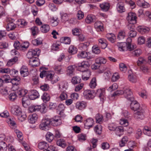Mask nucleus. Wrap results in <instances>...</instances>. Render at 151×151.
<instances>
[{"instance_id": "nucleus-1", "label": "nucleus", "mask_w": 151, "mask_h": 151, "mask_svg": "<svg viewBox=\"0 0 151 151\" xmlns=\"http://www.w3.org/2000/svg\"><path fill=\"white\" fill-rule=\"evenodd\" d=\"M122 94H124V97L129 100L132 101L134 100L131 90L127 87L124 88L123 90L116 91L114 93L112 96L115 97Z\"/></svg>"}, {"instance_id": "nucleus-2", "label": "nucleus", "mask_w": 151, "mask_h": 151, "mask_svg": "<svg viewBox=\"0 0 151 151\" xmlns=\"http://www.w3.org/2000/svg\"><path fill=\"white\" fill-rule=\"evenodd\" d=\"M41 71L40 76V77L42 78L44 77H45V80L46 81L48 80L50 81L51 83H54L57 82L58 80L55 78L54 75L51 73L50 71H47L45 70H42Z\"/></svg>"}, {"instance_id": "nucleus-3", "label": "nucleus", "mask_w": 151, "mask_h": 151, "mask_svg": "<svg viewBox=\"0 0 151 151\" xmlns=\"http://www.w3.org/2000/svg\"><path fill=\"white\" fill-rule=\"evenodd\" d=\"M38 147L40 150H44L43 151H56L55 147L53 145L49 146L47 143L45 141L39 142Z\"/></svg>"}, {"instance_id": "nucleus-4", "label": "nucleus", "mask_w": 151, "mask_h": 151, "mask_svg": "<svg viewBox=\"0 0 151 151\" xmlns=\"http://www.w3.org/2000/svg\"><path fill=\"white\" fill-rule=\"evenodd\" d=\"M50 124L49 118H47L43 119L39 125V128L42 130L47 131L50 128Z\"/></svg>"}, {"instance_id": "nucleus-5", "label": "nucleus", "mask_w": 151, "mask_h": 151, "mask_svg": "<svg viewBox=\"0 0 151 151\" xmlns=\"http://www.w3.org/2000/svg\"><path fill=\"white\" fill-rule=\"evenodd\" d=\"M40 50L39 48H36L34 49H30L28 52L27 54V57L28 58L32 59L35 56H38L40 52Z\"/></svg>"}, {"instance_id": "nucleus-6", "label": "nucleus", "mask_w": 151, "mask_h": 151, "mask_svg": "<svg viewBox=\"0 0 151 151\" xmlns=\"http://www.w3.org/2000/svg\"><path fill=\"white\" fill-rule=\"evenodd\" d=\"M137 17L135 13L130 12L128 14L126 19L129 24H134L137 22Z\"/></svg>"}, {"instance_id": "nucleus-7", "label": "nucleus", "mask_w": 151, "mask_h": 151, "mask_svg": "<svg viewBox=\"0 0 151 151\" xmlns=\"http://www.w3.org/2000/svg\"><path fill=\"white\" fill-rule=\"evenodd\" d=\"M83 94L84 97L87 99H93L95 96L96 94L93 90H86L84 91Z\"/></svg>"}, {"instance_id": "nucleus-8", "label": "nucleus", "mask_w": 151, "mask_h": 151, "mask_svg": "<svg viewBox=\"0 0 151 151\" xmlns=\"http://www.w3.org/2000/svg\"><path fill=\"white\" fill-rule=\"evenodd\" d=\"M96 94L100 98L101 103H103L106 99L105 89L100 88L97 90Z\"/></svg>"}, {"instance_id": "nucleus-9", "label": "nucleus", "mask_w": 151, "mask_h": 151, "mask_svg": "<svg viewBox=\"0 0 151 151\" xmlns=\"http://www.w3.org/2000/svg\"><path fill=\"white\" fill-rule=\"evenodd\" d=\"M50 124L54 126H57L62 124L61 120L58 116H55L52 118L50 119Z\"/></svg>"}, {"instance_id": "nucleus-10", "label": "nucleus", "mask_w": 151, "mask_h": 151, "mask_svg": "<svg viewBox=\"0 0 151 151\" xmlns=\"http://www.w3.org/2000/svg\"><path fill=\"white\" fill-rule=\"evenodd\" d=\"M89 66L90 64L88 61H83L79 64L78 68L80 71L84 72L88 69Z\"/></svg>"}, {"instance_id": "nucleus-11", "label": "nucleus", "mask_w": 151, "mask_h": 151, "mask_svg": "<svg viewBox=\"0 0 151 151\" xmlns=\"http://www.w3.org/2000/svg\"><path fill=\"white\" fill-rule=\"evenodd\" d=\"M144 111L142 109L134 111V117L135 119H142L144 118Z\"/></svg>"}, {"instance_id": "nucleus-12", "label": "nucleus", "mask_w": 151, "mask_h": 151, "mask_svg": "<svg viewBox=\"0 0 151 151\" xmlns=\"http://www.w3.org/2000/svg\"><path fill=\"white\" fill-rule=\"evenodd\" d=\"M94 122L93 119L91 118H89L86 119L84 122L85 128L87 129H89L93 127Z\"/></svg>"}, {"instance_id": "nucleus-13", "label": "nucleus", "mask_w": 151, "mask_h": 151, "mask_svg": "<svg viewBox=\"0 0 151 151\" xmlns=\"http://www.w3.org/2000/svg\"><path fill=\"white\" fill-rule=\"evenodd\" d=\"M11 111L13 114L17 116L20 115L22 113L20 108L16 105L12 106Z\"/></svg>"}, {"instance_id": "nucleus-14", "label": "nucleus", "mask_w": 151, "mask_h": 151, "mask_svg": "<svg viewBox=\"0 0 151 151\" xmlns=\"http://www.w3.org/2000/svg\"><path fill=\"white\" fill-rule=\"evenodd\" d=\"M89 53L88 52L82 51L78 53L77 55V57L79 59L86 58L89 59L92 58L91 56H89Z\"/></svg>"}, {"instance_id": "nucleus-15", "label": "nucleus", "mask_w": 151, "mask_h": 151, "mask_svg": "<svg viewBox=\"0 0 151 151\" xmlns=\"http://www.w3.org/2000/svg\"><path fill=\"white\" fill-rule=\"evenodd\" d=\"M40 95L36 90H31L29 93V97L31 100H35L39 98Z\"/></svg>"}, {"instance_id": "nucleus-16", "label": "nucleus", "mask_w": 151, "mask_h": 151, "mask_svg": "<svg viewBox=\"0 0 151 151\" xmlns=\"http://www.w3.org/2000/svg\"><path fill=\"white\" fill-rule=\"evenodd\" d=\"M86 106V103L83 101H78L76 105V109L80 110H82L85 109Z\"/></svg>"}, {"instance_id": "nucleus-17", "label": "nucleus", "mask_w": 151, "mask_h": 151, "mask_svg": "<svg viewBox=\"0 0 151 151\" xmlns=\"http://www.w3.org/2000/svg\"><path fill=\"white\" fill-rule=\"evenodd\" d=\"M132 101L130 105L131 109L134 111L140 109L139 104L136 101H133V100Z\"/></svg>"}, {"instance_id": "nucleus-18", "label": "nucleus", "mask_w": 151, "mask_h": 151, "mask_svg": "<svg viewBox=\"0 0 151 151\" xmlns=\"http://www.w3.org/2000/svg\"><path fill=\"white\" fill-rule=\"evenodd\" d=\"M38 117V115L35 113L30 115L28 117V121L31 124H34L37 121Z\"/></svg>"}, {"instance_id": "nucleus-19", "label": "nucleus", "mask_w": 151, "mask_h": 151, "mask_svg": "<svg viewBox=\"0 0 151 151\" xmlns=\"http://www.w3.org/2000/svg\"><path fill=\"white\" fill-rule=\"evenodd\" d=\"M20 73L22 76L25 77L27 76L29 73L27 66L23 65L20 69Z\"/></svg>"}, {"instance_id": "nucleus-20", "label": "nucleus", "mask_w": 151, "mask_h": 151, "mask_svg": "<svg viewBox=\"0 0 151 151\" xmlns=\"http://www.w3.org/2000/svg\"><path fill=\"white\" fill-rule=\"evenodd\" d=\"M96 19L95 16L92 14L87 15L85 19V22L88 24H90L93 22Z\"/></svg>"}, {"instance_id": "nucleus-21", "label": "nucleus", "mask_w": 151, "mask_h": 151, "mask_svg": "<svg viewBox=\"0 0 151 151\" xmlns=\"http://www.w3.org/2000/svg\"><path fill=\"white\" fill-rule=\"evenodd\" d=\"M94 26L97 31H102L103 30V24L101 22L97 21L94 23Z\"/></svg>"}, {"instance_id": "nucleus-22", "label": "nucleus", "mask_w": 151, "mask_h": 151, "mask_svg": "<svg viewBox=\"0 0 151 151\" xmlns=\"http://www.w3.org/2000/svg\"><path fill=\"white\" fill-rule=\"evenodd\" d=\"M117 45L118 47L119 50L120 51H123L127 50V45L126 43L118 42L117 43Z\"/></svg>"}, {"instance_id": "nucleus-23", "label": "nucleus", "mask_w": 151, "mask_h": 151, "mask_svg": "<svg viewBox=\"0 0 151 151\" xmlns=\"http://www.w3.org/2000/svg\"><path fill=\"white\" fill-rule=\"evenodd\" d=\"M75 66L74 65H70L68 67L66 70V74L68 76H71L73 75L75 71Z\"/></svg>"}, {"instance_id": "nucleus-24", "label": "nucleus", "mask_w": 151, "mask_h": 151, "mask_svg": "<svg viewBox=\"0 0 151 151\" xmlns=\"http://www.w3.org/2000/svg\"><path fill=\"white\" fill-rule=\"evenodd\" d=\"M110 5L108 2H104L100 4V6L101 9L105 12H107L110 8Z\"/></svg>"}, {"instance_id": "nucleus-25", "label": "nucleus", "mask_w": 151, "mask_h": 151, "mask_svg": "<svg viewBox=\"0 0 151 151\" xmlns=\"http://www.w3.org/2000/svg\"><path fill=\"white\" fill-rule=\"evenodd\" d=\"M89 45V43L88 42L81 43L79 45V48L82 51H87L88 50V47Z\"/></svg>"}, {"instance_id": "nucleus-26", "label": "nucleus", "mask_w": 151, "mask_h": 151, "mask_svg": "<svg viewBox=\"0 0 151 151\" xmlns=\"http://www.w3.org/2000/svg\"><path fill=\"white\" fill-rule=\"evenodd\" d=\"M106 37L108 40L111 43H114L116 41V37L113 33H108L106 35Z\"/></svg>"}, {"instance_id": "nucleus-27", "label": "nucleus", "mask_w": 151, "mask_h": 151, "mask_svg": "<svg viewBox=\"0 0 151 151\" xmlns=\"http://www.w3.org/2000/svg\"><path fill=\"white\" fill-rule=\"evenodd\" d=\"M29 63L33 67H36L39 65V60L38 58L35 57L29 60Z\"/></svg>"}, {"instance_id": "nucleus-28", "label": "nucleus", "mask_w": 151, "mask_h": 151, "mask_svg": "<svg viewBox=\"0 0 151 151\" xmlns=\"http://www.w3.org/2000/svg\"><path fill=\"white\" fill-rule=\"evenodd\" d=\"M128 79L131 83H135L137 81L136 76L133 74H129L128 75Z\"/></svg>"}, {"instance_id": "nucleus-29", "label": "nucleus", "mask_w": 151, "mask_h": 151, "mask_svg": "<svg viewBox=\"0 0 151 151\" xmlns=\"http://www.w3.org/2000/svg\"><path fill=\"white\" fill-rule=\"evenodd\" d=\"M129 141V138L127 136H125L121 139L119 143L120 147H123Z\"/></svg>"}, {"instance_id": "nucleus-30", "label": "nucleus", "mask_w": 151, "mask_h": 151, "mask_svg": "<svg viewBox=\"0 0 151 151\" xmlns=\"http://www.w3.org/2000/svg\"><path fill=\"white\" fill-rule=\"evenodd\" d=\"M117 11L119 13H122L125 11V9L123 3L120 2L117 4Z\"/></svg>"}, {"instance_id": "nucleus-31", "label": "nucleus", "mask_w": 151, "mask_h": 151, "mask_svg": "<svg viewBox=\"0 0 151 151\" xmlns=\"http://www.w3.org/2000/svg\"><path fill=\"white\" fill-rule=\"evenodd\" d=\"M41 31L43 33L47 32L50 30V26L47 24H44L40 27Z\"/></svg>"}, {"instance_id": "nucleus-32", "label": "nucleus", "mask_w": 151, "mask_h": 151, "mask_svg": "<svg viewBox=\"0 0 151 151\" xmlns=\"http://www.w3.org/2000/svg\"><path fill=\"white\" fill-rule=\"evenodd\" d=\"M95 62L100 65L101 64H104L106 62V59L102 57H98L95 60Z\"/></svg>"}, {"instance_id": "nucleus-33", "label": "nucleus", "mask_w": 151, "mask_h": 151, "mask_svg": "<svg viewBox=\"0 0 151 151\" xmlns=\"http://www.w3.org/2000/svg\"><path fill=\"white\" fill-rule=\"evenodd\" d=\"M137 29L140 33L143 34L148 32L149 30V29L147 27H145L142 26H139L138 27Z\"/></svg>"}, {"instance_id": "nucleus-34", "label": "nucleus", "mask_w": 151, "mask_h": 151, "mask_svg": "<svg viewBox=\"0 0 151 151\" xmlns=\"http://www.w3.org/2000/svg\"><path fill=\"white\" fill-rule=\"evenodd\" d=\"M124 130L122 127H116L115 130L116 134L119 137H120L123 134Z\"/></svg>"}, {"instance_id": "nucleus-35", "label": "nucleus", "mask_w": 151, "mask_h": 151, "mask_svg": "<svg viewBox=\"0 0 151 151\" xmlns=\"http://www.w3.org/2000/svg\"><path fill=\"white\" fill-rule=\"evenodd\" d=\"M27 91L25 89H19L17 90V93L19 96V97H22L25 96L27 93Z\"/></svg>"}, {"instance_id": "nucleus-36", "label": "nucleus", "mask_w": 151, "mask_h": 151, "mask_svg": "<svg viewBox=\"0 0 151 151\" xmlns=\"http://www.w3.org/2000/svg\"><path fill=\"white\" fill-rule=\"evenodd\" d=\"M89 85L90 87L92 89H93L96 88L97 86V83L96 79L95 77H93L92 78L90 81Z\"/></svg>"}, {"instance_id": "nucleus-37", "label": "nucleus", "mask_w": 151, "mask_h": 151, "mask_svg": "<svg viewBox=\"0 0 151 151\" xmlns=\"http://www.w3.org/2000/svg\"><path fill=\"white\" fill-rule=\"evenodd\" d=\"M16 27V25L13 22H9L7 24L6 29L8 31L14 30Z\"/></svg>"}, {"instance_id": "nucleus-38", "label": "nucleus", "mask_w": 151, "mask_h": 151, "mask_svg": "<svg viewBox=\"0 0 151 151\" xmlns=\"http://www.w3.org/2000/svg\"><path fill=\"white\" fill-rule=\"evenodd\" d=\"M81 78L77 76L73 77L71 80V82L73 84H76L81 83Z\"/></svg>"}, {"instance_id": "nucleus-39", "label": "nucleus", "mask_w": 151, "mask_h": 151, "mask_svg": "<svg viewBox=\"0 0 151 151\" xmlns=\"http://www.w3.org/2000/svg\"><path fill=\"white\" fill-rule=\"evenodd\" d=\"M41 99L44 102H46L50 100V95L48 93H44L42 96Z\"/></svg>"}, {"instance_id": "nucleus-40", "label": "nucleus", "mask_w": 151, "mask_h": 151, "mask_svg": "<svg viewBox=\"0 0 151 151\" xmlns=\"http://www.w3.org/2000/svg\"><path fill=\"white\" fill-rule=\"evenodd\" d=\"M18 60L17 57L16 56L13 58L10 59L8 62L7 65L9 66H12Z\"/></svg>"}, {"instance_id": "nucleus-41", "label": "nucleus", "mask_w": 151, "mask_h": 151, "mask_svg": "<svg viewBox=\"0 0 151 151\" xmlns=\"http://www.w3.org/2000/svg\"><path fill=\"white\" fill-rule=\"evenodd\" d=\"M57 145L64 148L66 146V143L63 139H60L58 140L56 142Z\"/></svg>"}, {"instance_id": "nucleus-42", "label": "nucleus", "mask_w": 151, "mask_h": 151, "mask_svg": "<svg viewBox=\"0 0 151 151\" xmlns=\"http://www.w3.org/2000/svg\"><path fill=\"white\" fill-rule=\"evenodd\" d=\"M7 149V145L3 141L0 142V150L1 151H6Z\"/></svg>"}, {"instance_id": "nucleus-43", "label": "nucleus", "mask_w": 151, "mask_h": 151, "mask_svg": "<svg viewBox=\"0 0 151 151\" xmlns=\"http://www.w3.org/2000/svg\"><path fill=\"white\" fill-rule=\"evenodd\" d=\"M46 140L49 142H51L54 139L53 134L49 132H47L46 135Z\"/></svg>"}, {"instance_id": "nucleus-44", "label": "nucleus", "mask_w": 151, "mask_h": 151, "mask_svg": "<svg viewBox=\"0 0 151 151\" xmlns=\"http://www.w3.org/2000/svg\"><path fill=\"white\" fill-rule=\"evenodd\" d=\"M95 118L96 123L101 124L103 120V116L102 115L99 114H97L95 116Z\"/></svg>"}, {"instance_id": "nucleus-45", "label": "nucleus", "mask_w": 151, "mask_h": 151, "mask_svg": "<svg viewBox=\"0 0 151 151\" xmlns=\"http://www.w3.org/2000/svg\"><path fill=\"white\" fill-rule=\"evenodd\" d=\"M50 23L53 27L57 26L58 24V18L52 17L50 21Z\"/></svg>"}, {"instance_id": "nucleus-46", "label": "nucleus", "mask_w": 151, "mask_h": 151, "mask_svg": "<svg viewBox=\"0 0 151 151\" xmlns=\"http://www.w3.org/2000/svg\"><path fill=\"white\" fill-rule=\"evenodd\" d=\"M125 36L126 34L125 31L121 30L118 33L117 38L119 40H122L125 38Z\"/></svg>"}, {"instance_id": "nucleus-47", "label": "nucleus", "mask_w": 151, "mask_h": 151, "mask_svg": "<svg viewBox=\"0 0 151 151\" xmlns=\"http://www.w3.org/2000/svg\"><path fill=\"white\" fill-rule=\"evenodd\" d=\"M102 129L101 126L100 125L96 126L94 128V130L96 134L99 135L101 134Z\"/></svg>"}, {"instance_id": "nucleus-48", "label": "nucleus", "mask_w": 151, "mask_h": 151, "mask_svg": "<svg viewBox=\"0 0 151 151\" xmlns=\"http://www.w3.org/2000/svg\"><path fill=\"white\" fill-rule=\"evenodd\" d=\"M32 83L33 85H36L39 83V78L37 76H35L32 78Z\"/></svg>"}, {"instance_id": "nucleus-49", "label": "nucleus", "mask_w": 151, "mask_h": 151, "mask_svg": "<svg viewBox=\"0 0 151 151\" xmlns=\"http://www.w3.org/2000/svg\"><path fill=\"white\" fill-rule=\"evenodd\" d=\"M146 60L143 57H139L137 62V65L139 66H141L142 64L146 63Z\"/></svg>"}, {"instance_id": "nucleus-50", "label": "nucleus", "mask_w": 151, "mask_h": 151, "mask_svg": "<svg viewBox=\"0 0 151 151\" xmlns=\"http://www.w3.org/2000/svg\"><path fill=\"white\" fill-rule=\"evenodd\" d=\"M54 69L55 72L57 73H61L63 72L62 67L61 65H55Z\"/></svg>"}, {"instance_id": "nucleus-51", "label": "nucleus", "mask_w": 151, "mask_h": 151, "mask_svg": "<svg viewBox=\"0 0 151 151\" xmlns=\"http://www.w3.org/2000/svg\"><path fill=\"white\" fill-rule=\"evenodd\" d=\"M77 49L73 45H70L69 49L68 52L70 53L73 54H75L77 52Z\"/></svg>"}, {"instance_id": "nucleus-52", "label": "nucleus", "mask_w": 151, "mask_h": 151, "mask_svg": "<svg viewBox=\"0 0 151 151\" xmlns=\"http://www.w3.org/2000/svg\"><path fill=\"white\" fill-rule=\"evenodd\" d=\"M119 69L120 70L123 72H125L127 70L126 65L123 63H121L119 64Z\"/></svg>"}, {"instance_id": "nucleus-53", "label": "nucleus", "mask_w": 151, "mask_h": 151, "mask_svg": "<svg viewBox=\"0 0 151 151\" xmlns=\"http://www.w3.org/2000/svg\"><path fill=\"white\" fill-rule=\"evenodd\" d=\"M29 44L28 42H24V44L20 46V50H26L29 47Z\"/></svg>"}, {"instance_id": "nucleus-54", "label": "nucleus", "mask_w": 151, "mask_h": 151, "mask_svg": "<svg viewBox=\"0 0 151 151\" xmlns=\"http://www.w3.org/2000/svg\"><path fill=\"white\" fill-rule=\"evenodd\" d=\"M144 133L148 136H151V130L148 127H144L143 129Z\"/></svg>"}, {"instance_id": "nucleus-55", "label": "nucleus", "mask_w": 151, "mask_h": 151, "mask_svg": "<svg viewBox=\"0 0 151 151\" xmlns=\"http://www.w3.org/2000/svg\"><path fill=\"white\" fill-rule=\"evenodd\" d=\"M14 132L16 133L18 138L20 139H23V134L20 130L17 129H15Z\"/></svg>"}, {"instance_id": "nucleus-56", "label": "nucleus", "mask_w": 151, "mask_h": 151, "mask_svg": "<svg viewBox=\"0 0 151 151\" xmlns=\"http://www.w3.org/2000/svg\"><path fill=\"white\" fill-rule=\"evenodd\" d=\"M142 53V51L139 49L135 50L132 52V54L135 56L137 57L139 56Z\"/></svg>"}, {"instance_id": "nucleus-57", "label": "nucleus", "mask_w": 151, "mask_h": 151, "mask_svg": "<svg viewBox=\"0 0 151 151\" xmlns=\"http://www.w3.org/2000/svg\"><path fill=\"white\" fill-rule=\"evenodd\" d=\"M120 78L119 75L118 73H115L112 76L111 81L115 82L118 80Z\"/></svg>"}, {"instance_id": "nucleus-58", "label": "nucleus", "mask_w": 151, "mask_h": 151, "mask_svg": "<svg viewBox=\"0 0 151 151\" xmlns=\"http://www.w3.org/2000/svg\"><path fill=\"white\" fill-rule=\"evenodd\" d=\"M110 147L109 143L107 142H104L101 144V147L104 150L109 149Z\"/></svg>"}, {"instance_id": "nucleus-59", "label": "nucleus", "mask_w": 151, "mask_h": 151, "mask_svg": "<svg viewBox=\"0 0 151 151\" xmlns=\"http://www.w3.org/2000/svg\"><path fill=\"white\" fill-rule=\"evenodd\" d=\"M32 35L35 36L36 35L38 32V28L36 27H33L31 29Z\"/></svg>"}, {"instance_id": "nucleus-60", "label": "nucleus", "mask_w": 151, "mask_h": 151, "mask_svg": "<svg viewBox=\"0 0 151 151\" xmlns=\"http://www.w3.org/2000/svg\"><path fill=\"white\" fill-rule=\"evenodd\" d=\"M118 88L117 84L115 83H114L112 86H110L108 90L110 91H112L117 89Z\"/></svg>"}, {"instance_id": "nucleus-61", "label": "nucleus", "mask_w": 151, "mask_h": 151, "mask_svg": "<svg viewBox=\"0 0 151 151\" xmlns=\"http://www.w3.org/2000/svg\"><path fill=\"white\" fill-rule=\"evenodd\" d=\"M78 140L80 142L84 141L86 139V135L85 134H81L78 135Z\"/></svg>"}, {"instance_id": "nucleus-62", "label": "nucleus", "mask_w": 151, "mask_h": 151, "mask_svg": "<svg viewBox=\"0 0 151 151\" xmlns=\"http://www.w3.org/2000/svg\"><path fill=\"white\" fill-rule=\"evenodd\" d=\"M67 94L64 92H62L59 96L60 99L62 101L66 99L67 98Z\"/></svg>"}, {"instance_id": "nucleus-63", "label": "nucleus", "mask_w": 151, "mask_h": 151, "mask_svg": "<svg viewBox=\"0 0 151 151\" xmlns=\"http://www.w3.org/2000/svg\"><path fill=\"white\" fill-rule=\"evenodd\" d=\"M92 51L95 54H98L100 53L101 51L99 48L96 46H93L92 47Z\"/></svg>"}, {"instance_id": "nucleus-64", "label": "nucleus", "mask_w": 151, "mask_h": 151, "mask_svg": "<svg viewBox=\"0 0 151 151\" xmlns=\"http://www.w3.org/2000/svg\"><path fill=\"white\" fill-rule=\"evenodd\" d=\"M18 33L16 32H13L8 35L9 37L12 40L15 39Z\"/></svg>"}]
</instances>
